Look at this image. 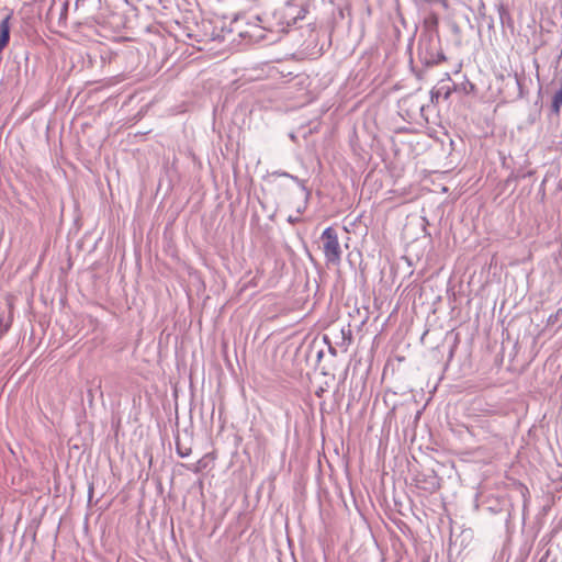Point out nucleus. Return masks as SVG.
<instances>
[{
    "label": "nucleus",
    "mask_w": 562,
    "mask_h": 562,
    "mask_svg": "<svg viewBox=\"0 0 562 562\" xmlns=\"http://www.w3.org/2000/svg\"><path fill=\"white\" fill-rule=\"evenodd\" d=\"M323 246H339L337 231L333 227H327L321 236Z\"/></svg>",
    "instance_id": "1"
},
{
    "label": "nucleus",
    "mask_w": 562,
    "mask_h": 562,
    "mask_svg": "<svg viewBox=\"0 0 562 562\" xmlns=\"http://www.w3.org/2000/svg\"><path fill=\"white\" fill-rule=\"evenodd\" d=\"M10 19L8 15L0 22V45L5 47L10 41Z\"/></svg>",
    "instance_id": "2"
},
{
    "label": "nucleus",
    "mask_w": 562,
    "mask_h": 562,
    "mask_svg": "<svg viewBox=\"0 0 562 562\" xmlns=\"http://www.w3.org/2000/svg\"><path fill=\"white\" fill-rule=\"evenodd\" d=\"M341 248H323L327 262L337 265L340 260Z\"/></svg>",
    "instance_id": "3"
},
{
    "label": "nucleus",
    "mask_w": 562,
    "mask_h": 562,
    "mask_svg": "<svg viewBox=\"0 0 562 562\" xmlns=\"http://www.w3.org/2000/svg\"><path fill=\"white\" fill-rule=\"evenodd\" d=\"M562 108V87L558 89L553 97L551 102V112L555 115H559Z\"/></svg>",
    "instance_id": "4"
},
{
    "label": "nucleus",
    "mask_w": 562,
    "mask_h": 562,
    "mask_svg": "<svg viewBox=\"0 0 562 562\" xmlns=\"http://www.w3.org/2000/svg\"><path fill=\"white\" fill-rule=\"evenodd\" d=\"M279 175L282 176V177H286V178L292 179L293 181H295L296 183H299L301 186L303 191H306V188H305L304 183L297 177L292 176V175H290L288 172H280Z\"/></svg>",
    "instance_id": "5"
},
{
    "label": "nucleus",
    "mask_w": 562,
    "mask_h": 562,
    "mask_svg": "<svg viewBox=\"0 0 562 562\" xmlns=\"http://www.w3.org/2000/svg\"><path fill=\"white\" fill-rule=\"evenodd\" d=\"M177 452L181 458H186L191 453L190 448H182L179 442H177Z\"/></svg>",
    "instance_id": "6"
},
{
    "label": "nucleus",
    "mask_w": 562,
    "mask_h": 562,
    "mask_svg": "<svg viewBox=\"0 0 562 562\" xmlns=\"http://www.w3.org/2000/svg\"><path fill=\"white\" fill-rule=\"evenodd\" d=\"M445 59H446L445 55L442 53H440V54H438V58L436 60H434V63L437 64V63L442 61Z\"/></svg>",
    "instance_id": "7"
},
{
    "label": "nucleus",
    "mask_w": 562,
    "mask_h": 562,
    "mask_svg": "<svg viewBox=\"0 0 562 562\" xmlns=\"http://www.w3.org/2000/svg\"><path fill=\"white\" fill-rule=\"evenodd\" d=\"M3 49L4 47L0 45V54L2 53Z\"/></svg>",
    "instance_id": "8"
}]
</instances>
